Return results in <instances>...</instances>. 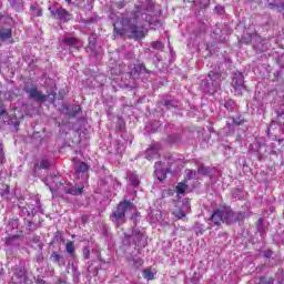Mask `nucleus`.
Here are the masks:
<instances>
[{"label": "nucleus", "instance_id": "4", "mask_svg": "<svg viewBox=\"0 0 284 284\" xmlns=\"http://www.w3.org/2000/svg\"><path fill=\"white\" fill-rule=\"evenodd\" d=\"M128 211H135V206L130 200H123V202H120V204H118L115 211L112 212V222H115L118 226H120V224H123V222H125V213Z\"/></svg>", "mask_w": 284, "mask_h": 284}, {"label": "nucleus", "instance_id": "27", "mask_svg": "<svg viewBox=\"0 0 284 284\" xmlns=\"http://www.w3.org/2000/svg\"><path fill=\"white\" fill-rule=\"evenodd\" d=\"M88 170H89L88 163H80L79 164V168H78L79 172H88Z\"/></svg>", "mask_w": 284, "mask_h": 284}, {"label": "nucleus", "instance_id": "31", "mask_svg": "<svg viewBox=\"0 0 284 284\" xmlns=\"http://www.w3.org/2000/svg\"><path fill=\"white\" fill-rule=\"evenodd\" d=\"M277 123L275 121H272L270 123V126L267 128V134H271V131L274 130V128H276Z\"/></svg>", "mask_w": 284, "mask_h": 284}, {"label": "nucleus", "instance_id": "24", "mask_svg": "<svg viewBox=\"0 0 284 284\" xmlns=\"http://www.w3.org/2000/svg\"><path fill=\"white\" fill-rule=\"evenodd\" d=\"M209 173H210V169L209 168L202 166V168H199V170H197V174H200L202 176H207Z\"/></svg>", "mask_w": 284, "mask_h": 284}, {"label": "nucleus", "instance_id": "51", "mask_svg": "<svg viewBox=\"0 0 284 284\" xmlns=\"http://www.w3.org/2000/svg\"><path fill=\"white\" fill-rule=\"evenodd\" d=\"M1 114H3V111H2V112H0V115H1Z\"/></svg>", "mask_w": 284, "mask_h": 284}, {"label": "nucleus", "instance_id": "13", "mask_svg": "<svg viewBox=\"0 0 284 284\" xmlns=\"http://www.w3.org/2000/svg\"><path fill=\"white\" fill-rule=\"evenodd\" d=\"M159 156H160V146L159 145H152L145 152V159H148L149 161L159 159Z\"/></svg>", "mask_w": 284, "mask_h": 284}, {"label": "nucleus", "instance_id": "29", "mask_svg": "<svg viewBox=\"0 0 284 284\" xmlns=\"http://www.w3.org/2000/svg\"><path fill=\"white\" fill-rule=\"evenodd\" d=\"M242 121H236V119L231 120V125H227L229 130H233V124L241 125Z\"/></svg>", "mask_w": 284, "mask_h": 284}, {"label": "nucleus", "instance_id": "21", "mask_svg": "<svg viewBox=\"0 0 284 284\" xmlns=\"http://www.w3.org/2000/svg\"><path fill=\"white\" fill-rule=\"evenodd\" d=\"M123 70H125V67H121V64L119 69L118 67H114V69H111L110 72H111L112 79H115V74H120L121 72H123Z\"/></svg>", "mask_w": 284, "mask_h": 284}, {"label": "nucleus", "instance_id": "35", "mask_svg": "<svg viewBox=\"0 0 284 284\" xmlns=\"http://www.w3.org/2000/svg\"><path fill=\"white\" fill-rule=\"evenodd\" d=\"M233 103H234V101H232V100L226 101V102H225V108H226L227 110H232Z\"/></svg>", "mask_w": 284, "mask_h": 284}, {"label": "nucleus", "instance_id": "15", "mask_svg": "<svg viewBox=\"0 0 284 284\" xmlns=\"http://www.w3.org/2000/svg\"><path fill=\"white\" fill-rule=\"evenodd\" d=\"M65 194H72V196H80L83 192V186H64Z\"/></svg>", "mask_w": 284, "mask_h": 284}, {"label": "nucleus", "instance_id": "17", "mask_svg": "<svg viewBox=\"0 0 284 284\" xmlns=\"http://www.w3.org/2000/svg\"><path fill=\"white\" fill-rule=\"evenodd\" d=\"M129 183L130 185H133V187H138L140 185V179L138 174L130 173L128 174Z\"/></svg>", "mask_w": 284, "mask_h": 284}, {"label": "nucleus", "instance_id": "30", "mask_svg": "<svg viewBox=\"0 0 284 284\" xmlns=\"http://www.w3.org/2000/svg\"><path fill=\"white\" fill-rule=\"evenodd\" d=\"M90 255H91L90 248L84 247V248H83V257H84L85 260H89V258H90Z\"/></svg>", "mask_w": 284, "mask_h": 284}, {"label": "nucleus", "instance_id": "28", "mask_svg": "<svg viewBox=\"0 0 284 284\" xmlns=\"http://www.w3.org/2000/svg\"><path fill=\"white\" fill-rule=\"evenodd\" d=\"M241 42H244V44H250V42H252V34L243 36Z\"/></svg>", "mask_w": 284, "mask_h": 284}, {"label": "nucleus", "instance_id": "14", "mask_svg": "<svg viewBox=\"0 0 284 284\" xmlns=\"http://www.w3.org/2000/svg\"><path fill=\"white\" fill-rule=\"evenodd\" d=\"M155 176L158 181H164L166 179V172L161 162L155 163Z\"/></svg>", "mask_w": 284, "mask_h": 284}, {"label": "nucleus", "instance_id": "10", "mask_svg": "<svg viewBox=\"0 0 284 284\" xmlns=\"http://www.w3.org/2000/svg\"><path fill=\"white\" fill-rule=\"evenodd\" d=\"M190 211V204L189 202H182L181 205L176 204L173 209V215L178 217V220H181L182 217H185L186 213Z\"/></svg>", "mask_w": 284, "mask_h": 284}, {"label": "nucleus", "instance_id": "47", "mask_svg": "<svg viewBox=\"0 0 284 284\" xmlns=\"http://www.w3.org/2000/svg\"><path fill=\"white\" fill-rule=\"evenodd\" d=\"M8 99H11V94L8 95Z\"/></svg>", "mask_w": 284, "mask_h": 284}, {"label": "nucleus", "instance_id": "42", "mask_svg": "<svg viewBox=\"0 0 284 284\" xmlns=\"http://www.w3.org/2000/svg\"><path fill=\"white\" fill-rule=\"evenodd\" d=\"M215 11H219L220 13H223L224 9H223V7H215Z\"/></svg>", "mask_w": 284, "mask_h": 284}, {"label": "nucleus", "instance_id": "41", "mask_svg": "<svg viewBox=\"0 0 284 284\" xmlns=\"http://www.w3.org/2000/svg\"><path fill=\"white\" fill-rule=\"evenodd\" d=\"M261 284H274V280L262 281Z\"/></svg>", "mask_w": 284, "mask_h": 284}, {"label": "nucleus", "instance_id": "12", "mask_svg": "<svg viewBox=\"0 0 284 284\" xmlns=\"http://www.w3.org/2000/svg\"><path fill=\"white\" fill-rule=\"evenodd\" d=\"M62 44L69 47V49H80L82 47V42L78 38H64Z\"/></svg>", "mask_w": 284, "mask_h": 284}, {"label": "nucleus", "instance_id": "36", "mask_svg": "<svg viewBox=\"0 0 284 284\" xmlns=\"http://www.w3.org/2000/svg\"><path fill=\"white\" fill-rule=\"evenodd\" d=\"M17 240V237L16 236H13V237H7V240H6V244H13V242Z\"/></svg>", "mask_w": 284, "mask_h": 284}, {"label": "nucleus", "instance_id": "18", "mask_svg": "<svg viewBox=\"0 0 284 284\" xmlns=\"http://www.w3.org/2000/svg\"><path fill=\"white\" fill-rule=\"evenodd\" d=\"M65 251H67V253H69V255H71V257H74V255H75V244H74V242H72V241L67 242Z\"/></svg>", "mask_w": 284, "mask_h": 284}, {"label": "nucleus", "instance_id": "33", "mask_svg": "<svg viewBox=\"0 0 284 284\" xmlns=\"http://www.w3.org/2000/svg\"><path fill=\"white\" fill-rule=\"evenodd\" d=\"M32 11H33V16H37V17L42 16V10L41 9H34V7H32Z\"/></svg>", "mask_w": 284, "mask_h": 284}, {"label": "nucleus", "instance_id": "6", "mask_svg": "<svg viewBox=\"0 0 284 284\" xmlns=\"http://www.w3.org/2000/svg\"><path fill=\"white\" fill-rule=\"evenodd\" d=\"M23 90L28 94L29 99H32L33 101L44 102L48 99L47 94H44L42 90H39L38 85H30L29 83H27Z\"/></svg>", "mask_w": 284, "mask_h": 284}, {"label": "nucleus", "instance_id": "45", "mask_svg": "<svg viewBox=\"0 0 284 284\" xmlns=\"http://www.w3.org/2000/svg\"><path fill=\"white\" fill-rule=\"evenodd\" d=\"M138 216H139V213H134V215H132V220H136Z\"/></svg>", "mask_w": 284, "mask_h": 284}, {"label": "nucleus", "instance_id": "19", "mask_svg": "<svg viewBox=\"0 0 284 284\" xmlns=\"http://www.w3.org/2000/svg\"><path fill=\"white\" fill-rule=\"evenodd\" d=\"M193 230L195 231L196 235H203V233L206 231V227L204 226V224L195 222Z\"/></svg>", "mask_w": 284, "mask_h": 284}, {"label": "nucleus", "instance_id": "25", "mask_svg": "<svg viewBox=\"0 0 284 284\" xmlns=\"http://www.w3.org/2000/svg\"><path fill=\"white\" fill-rule=\"evenodd\" d=\"M151 47L158 51H162L164 49V44L162 42H152Z\"/></svg>", "mask_w": 284, "mask_h": 284}, {"label": "nucleus", "instance_id": "5", "mask_svg": "<svg viewBox=\"0 0 284 284\" xmlns=\"http://www.w3.org/2000/svg\"><path fill=\"white\" fill-rule=\"evenodd\" d=\"M221 81H222L221 72L211 71L207 74V79L202 81L201 88L207 94H214L216 90H219Z\"/></svg>", "mask_w": 284, "mask_h": 284}, {"label": "nucleus", "instance_id": "7", "mask_svg": "<svg viewBox=\"0 0 284 284\" xmlns=\"http://www.w3.org/2000/svg\"><path fill=\"white\" fill-rule=\"evenodd\" d=\"M13 284H28V275L27 271L23 266H19L14 268L13 276H12Z\"/></svg>", "mask_w": 284, "mask_h": 284}, {"label": "nucleus", "instance_id": "23", "mask_svg": "<svg viewBox=\"0 0 284 284\" xmlns=\"http://www.w3.org/2000/svg\"><path fill=\"white\" fill-rule=\"evenodd\" d=\"M143 277L144 280H154V273H152V271L150 268H146L145 271H143Z\"/></svg>", "mask_w": 284, "mask_h": 284}, {"label": "nucleus", "instance_id": "40", "mask_svg": "<svg viewBox=\"0 0 284 284\" xmlns=\"http://www.w3.org/2000/svg\"><path fill=\"white\" fill-rule=\"evenodd\" d=\"M273 252L272 251H264V257H272Z\"/></svg>", "mask_w": 284, "mask_h": 284}, {"label": "nucleus", "instance_id": "52", "mask_svg": "<svg viewBox=\"0 0 284 284\" xmlns=\"http://www.w3.org/2000/svg\"><path fill=\"white\" fill-rule=\"evenodd\" d=\"M224 130L226 131V130H227V128H224Z\"/></svg>", "mask_w": 284, "mask_h": 284}, {"label": "nucleus", "instance_id": "49", "mask_svg": "<svg viewBox=\"0 0 284 284\" xmlns=\"http://www.w3.org/2000/svg\"><path fill=\"white\" fill-rule=\"evenodd\" d=\"M0 194H3V191H0Z\"/></svg>", "mask_w": 284, "mask_h": 284}, {"label": "nucleus", "instance_id": "50", "mask_svg": "<svg viewBox=\"0 0 284 284\" xmlns=\"http://www.w3.org/2000/svg\"><path fill=\"white\" fill-rule=\"evenodd\" d=\"M50 191L52 192V186H50Z\"/></svg>", "mask_w": 284, "mask_h": 284}, {"label": "nucleus", "instance_id": "2", "mask_svg": "<svg viewBox=\"0 0 284 284\" xmlns=\"http://www.w3.org/2000/svg\"><path fill=\"white\" fill-rule=\"evenodd\" d=\"M244 214L242 212L234 213L231 209H216L213 211L210 220L215 225H220L222 222L226 224H232L233 222H237V220H243Z\"/></svg>", "mask_w": 284, "mask_h": 284}, {"label": "nucleus", "instance_id": "8", "mask_svg": "<svg viewBox=\"0 0 284 284\" xmlns=\"http://www.w3.org/2000/svg\"><path fill=\"white\" fill-rule=\"evenodd\" d=\"M232 85L239 94L243 93V90H245V81H244V74L243 72H235L233 79H232Z\"/></svg>", "mask_w": 284, "mask_h": 284}, {"label": "nucleus", "instance_id": "1", "mask_svg": "<svg viewBox=\"0 0 284 284\" xmlns=\"http://www.w3.org/2000/svg\"><path fill=\"white\" fill-rule=\"evenodd\" d=\"M161 27L158 16H154V4L149 2L145 10L136 7L130 18L121 17L114 22V33L120 37L130 36L135 40L145 38L150 26Z\"/></svg>", "mask_w": 284, "mask_h": 284}, {"label": "nucleus", "instance_id": "11", "mask_svg": "<svg viewBox=\"0 0 284 284\" xmlns=\"http://www.w3.org/2000/svg\"><path fill=\"white\" fill-rule=\"evenodd\" d=\"M268 9H273V11H278L282 13L284 19V0H267Z\"/></svg>", "mask_w": 284, "mask_h": 284}, {"label": "nucleus", "instance_id": "44", "mask_svg": "<svg viewBox=\"0 0 284 284\" xmlns=\"http://www.w3.org/2000/svg\"><path fill=\"white\" fill-rule=\"evenodd\" d=\"M139 70H140V72H143V70H146L145 64H141V67H139Z\"/></svg>", "mask_w": 284, "mask_h": 284}, {"label": "nucleus", "instance_id": "3", "mask_svg": "<svg viewBox=\"0 0 284 284\" xmlns=\"http://www.w3.org/2000/svg\"><path fill=\"white\" fill-rule=\"evenodd\" d=\"M118 233H122L125 240H131L134 246L143 247L148 244V237L144 229L134 227L132 229V233L124 231V229H118Z\"/></svg>", "mask_w": 284, "mask_h": 284}, {"label": "nucleus", "instance_id": "39", "mask_svg": "<svg viewBox=\"0 0 284 284\" xmlns=\"http://www.w3.org/2000/svg\"><path fill=\"white\" fill-rule=\"evenodd\" d=\"M262 224H263V220H258L257 231H260L261 233H262V231H263Z\"/></svg>", "mask_w": 284, "mask_h": 284}, {"label": "nucleus", "instance_id": "9", "mask_svg": "<svg viewBox=\"0 0 284 284\" xmlns=\"http://www.w3.org/2000/svg\"><path fill=\"white\" fill-rule=\"evenodd\" d=\"M51 13L57 20H62V22H68L69 20H71L69 11L63 9V7H57V9H51Z\"/></svg>", "mask_w": 284, "mask_h": 284}, {"label": "nucleus", "instance_id": "32", "mask_svg": "<svg viewBox=\"0 0 284 284\" xmlns=\"http://www.w3.org/2000/svg\"><path fill=\"white\" fill-rule=\"evenodd\" d=\"M51 260H52L53 262H60L61 255H59V253H52Z\"/></svg>", "mask_w": 284, "mask_h": 284}, {"label": "nucleus", "instance_id": "34", "mask_svg": "<svg viewBox=\"0 0 284 284\" xmlns=\"http://www.w3.org/2000/svg\"><path fill=\"white\" fill-rule=\"evenodd\" d=\"M89 49H91V51H93V52L95 51V43L93 40L89 41Z\"/></svg>", "mask_w": 284, "mask_h": 284}, {"label": "nucleus", "instance_id": "16", "mask_svg": "<svg viewBox=\"0 0 284 284\" xmlns=\"http://www.w3.org/2000/svg\"><path fill=\"white\" fill-rule=\"evenodd\" d=\"M12 39V29H0V40L1 42H8Z\"/></svg>", "mask_w": 284, "mask_h": 284}, {"label": "nucleus", "instance_id": "22", "mask_svg": "<svg viewBox=\"0 0 284 284\" xmlns=\"http://www.w3.org/2000/svg\"><path fill=\"white\" fill-rule=\"evenodd\" d=\"M185 190H187V184H185V183L176 184L178 194H185Z\"/></svg>", "mask_w": 284, "mask_h": 284}, {"label": "nucleus", "instance_id": "20", "mask_svg": "<svg viewBox=\"0 0 284 284\" xmlns=\"http://www.w3.org/2000/svg\"><path fill=\"white\" fill-rule=\"evenodd\" d=\"M9 3L11 4V7L13 9H16L17 11H19L20 9H22L23 4L20 0H9Z\"/></svg>", "mask_w": 284, "mask_h": 284}, {"label": "nucleus", "instance_id": "38", "mask_svg": "<svg viewBox=\"0 0 284 284\" xmlns=\"http://www.w3.org/2000/svg\"><path fill=\"white\" fill-rule=\"evenodd\" d=\"M219 33H220V29H215V31H213L215 40H222V38H219Z\"/></svg>", "mask_w": 284, "mask_h": 284}, {"label": "nucleus", "instance_id": "26", "mask_svg": "<svg viewBox=\"0 0 284 284\" xmlns=\"http://www.w3.org/2000/svg\"><path fill=\"white\" fill-rule=\"evenodd\" d=\"M47 168H50V162L48 161V159H42L40 163V169L47 170Z\"/></svg>", "mask_w": 284, "mask_h": 284}, {"label": "nucleus", "instance_id": "48", "mask_svg": "<svg viewBox=\"0 0 284 284\" xmlns=\"http://www.w3.org/2000/svg\"><path fill=\"white\" fill-rule=\"evenodd\" d=\"M118 152H122V150L118 149Z\"/></svg>", "mask_w": 284, "mask_h": 284}, {"label": "nucleus", "instance_id": "37", "mask_svg": "<svg viewBox=\"0 0 284 284\" xmlns=\"http://www.w3.org/2000/svg\"><path fill=\"white\" fill-rule=\"evenodd\" d=\"M186 174H187L189 179H193L196 175V172H192V171L187 170Z\"/></svg>", "mask_w": 284, "mask_h": 284}, {"label": "nucleus", "instance_id": "43", "mask_svg": "<svg viewBox=\"0 0 284 284\" xmlns=\"http://www.w3.org/2000/svg\"><path fill=\"white\" fill-rule=\"evenodd\" d=\"M118 7H119L120 9H123V7H125V2H119V3H118Z\"/></svg>", "mask_w": 284, "mask_h": 284}, {"label": "nucleus", "instance_id": "46", "mask_svg": "<svg viewBox=\"0 0 284 284\" xmlns=\"http://www.w3.org/2000/svg\"><path fill=\"white\" fill-rule=\"evenodd\" d=\"M166 105H170V101H166Z\"/></svg>", "mask_w": 284, "mask_h": 284}]
</instances>
